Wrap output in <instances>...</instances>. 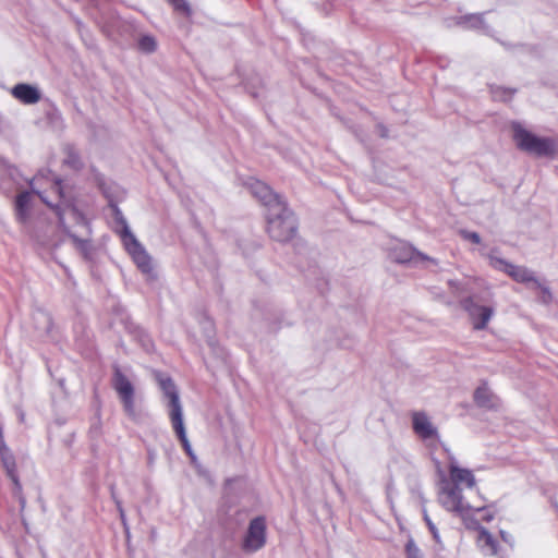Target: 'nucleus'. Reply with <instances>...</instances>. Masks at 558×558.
<instances>
[{
	"instance_id": "423d86ee",
	"label": "nucleus",
	"mask_w": 558,
	"mask_h": 558,
	"mask_svg": "<svg viewBox=\"0 0 558 558\" xmlns=\"http://www.w3.org/2000/svg\"><path fill=\"white\" fill-rule=\"evenodd\" d=\"M156 380L162 391L163 397L168 400L167 408L170 421L183 416V407L177 385L170 376L162 373L156 374Z\"/></svg>"
},
{
	"instance_id": "39448f33",
	"label": "nucleus",
	"mask_w": 558,
	"mask_h": 558,
	"mask_svg": "<svg viewBox=\"0 0 558 558\" xmlns=\"http://www.w3.org/2000/svg\"><path fill=\"white\" fill-rule=\"evenodd\" d=\"M496 250L488 254L489 264L497 270L504 271L509 275L514 281L521 283L532 282L535 287H541V281L535 277L534 272L525 266H518L509 263L508 260L498 257Z\"/></svg>"
},
{
	"instance_id": "a211bd4d",
	"label": "nucleus",
	"mask_w": 558,
	"mask_h": 558,
	"mask_svg": "<svg viewBox=\"0 0 558 558\" xmlns=\"http://www.w3.org/2000/svg\"><path fill=\"white\" fill-rule=\"evenodd\" d=\"M31 194L27 191L20 193L15 198V216L19 222L25 223L29 218Z\"/></svg>"
},
{
	"instance_id": "0eeeda50",
	"label": "nucleus",
	"mask_w": 558,
	"mask_h": 558,
	"mask_svg": "<svg viewBox=\"0 0 558 558\" xmlns=\"http://www.w3.org/2000/svg\"><path fill=\"white\" fill-rule=\"evenodd\" d=\"M266 519L263 515L252 519L248 523L242 548L246 553H255L266 544Z\"/></svg>"
},
{
	"instance_id": "dca6fc26",
	"label": "nucleus",
	"mask_w": 558,
	"mask_h": 558,
	"mask_svg": "<svg viewBox=\"0 0 558 558\" xmlns=\"http://www.w3.org/2000/svg\"><path fill=\"white\" fill-rule=\"evenodd\" d=\"M448 469L451 478V482H449L450 484H456L459 486L460 484L465 483L469 488L475 486V477L472 471L469 469L460 468L454 458H450Z\"/></svg>"
},
{
	"instance_id": "393cba45",
	"label": "nucleus",
	"mask_w": 558,
	"mask_h": 558,
	"mask_svg": "<svg viewBox=\"0 0 558 558\" xmlns=\"http://www.w3.org/2000/svg\"><path fill=\"white\" fill-rule=\"evenodd\" d=\"M138 48L146 53H151L157 48L156 39L150 35H144L138 40Z\"/></svg>"
},
{
	"instance_id": "4468645a",
	"label": "nucleus",
	"mask_w": 558,
	"mask_h": 558,
	"mask_svg": "<svg viewBox=\"0 0 558 558\" xmlns=\"http://www.w3.org/2000/svg\"><path fill=\"white\" fill-rule=\"evenodd\" d=\"M412 427L414 433L423 440L438 437L437 428L424 412H414L412 414Z\"/></svg>"
},
{
	"instance_id": "f704fd0d",
	"label": "nucleus",
	"mask_w": 558,
	"mask_h": 558,
	"mask_svg": "<svg viewBox=\"0 0 558 558\" xmlns=\"http://www.w3.org/2000/svg\"><path fill=\"white\" fill-rule=\"evenodd\" d=\"M501 537L505 542L509 541V537H507V534L505 532H501Z\"/></svg>"
},
{
	"instance_id": "f8f14e48",
	"label": "nucleus",
	"mask_w": 558,
	"mask_h": 558,
	"mask_svg": "<svg viewBox=\"0 0 558 558\" xmlns=\"http://www.w3.org/2000/svg\"><path fill=\"white\" fill-rule=\"evenodd\" d=\"M248 187L254 197H256L266 208L267 211L276 207L277 203H284L279 194H276L267 184L262 181L252 179Z\"/></svg>"
},
{
	"instance_id": "c9c22d12",
	"label": "nucleus",
	"mask_w": 558,
	"mask_h": 558,
	"mask_svg": "<svg viewBox=\"0 0 558 558\" xmlns=\"http://www.w3.org/2000/svg\"><path fill=\"white\" fill-rule=\"evenodd\" d=\"M44 316H45L47 323L50 324V317L48 315H44Z\"/></svg>"
},
{
	"instance_id": "473e14b6",
	"label": "nucleus",
	"mask_w": 558,
	"mask_h": 558,
	"mask_svg": "<svg viewBox=\"0 0 558 558\" xmlns=\"http://www.w3.org/2000/svg\"><path fill=\"white\" fill-rule=\"evenodd\" d=\"M117 507H118V510L120 512L121 520L124 523V511H123V508H122V506H121V504L119 501H117Z\"/></svg>"
},
{
	"instance_id": "9d476101",
	"label": "nucleus",
	"mask_w": 558,
	"mask_h": 558,
	"mask_svg": "<svg viewBox=\"0 0 558 558\" xmlns=\"http://www.w3.org/2000/svg\"><path fill=\"white\" fill-rule=\"evenodd\" d=\"M0 460L7 473V476L11 480L13 484L12 494L19 500L21 509L23 510L26 505V499L23 495L22 484L17 475L15 457L11 450H4V452L0 453Z\"/></svg>"
},
{
	"instance_id": "6e6552de",
	"label": "nucleus",
	"mask_w": 558,
	"mask_h": 558,
	"mask_svg": "<svg viewBox=\"0 0 558 558\" xmlns=\"http://www.w3.org/2000/svg\"><path fill=\"white\" fill-rule=\"evenodd\" d=\"M439 502L450 512L464 513L471 509L470 505L464 501L462 489L456 484L446 482L439 492Z\"/></svg>"
},
{
	"instance_id": "a878e982",
	"label": "nucleus",
	"mask_w": 558,
	"mask_h": 558,
	"mask_svg": "<svg viewBox=\"0 0 558 558\" xmlns=\"http://www.w3.org/2000/svg\"><path fill=\"white\" fill-rule=\"evenodd\" d=\"M175 11L183 13L186 16L192 14V9L186 0H167Z\"/></svg>"
},
{
	"instance_id": "2f4dec72",
	"label": "nucleus",
	"mask_w": 558,
	"mask_h": 558,
	"mask_svg": "<svg viewBox=\"0 0 558 558\" xmlns=\"http://www.w3.org/2000/svg\"><path fill=\"white\" fill-rule=\"evenodd\" d=\"M482 535L486 538V543L488 545H492V546L494 545V541L492 538V535L487 531H483Z\"/></svg>"
},
{
	"instance_id": "6ab92c4d",
	"label": "nucleus",
	"mask_w": 558,
	"mask_h": 558,
	"mask_svg": "<svg viewBox=\"0 0 558 558\" xmlns=\"http://www.w3.org/2000/svg\"><path fill=\"white\" fill-rule=\"evenodd\" d=\"M170 422H171V426H172L177 437L179 438V440H180L184 451L190 457L194 458L192 446H191V444H190V441L187 439V436H186V429H185L183 416L179 417V418H175V420H172Z\"/></svg>"
},
{
	"instance_id": "c756f323",
	"label": "nucleus",
	"mask_w": 558,
	"mask_h": 558,
	"mask_svg": "<svg viewBox=\"0 0 558 558\" xmlns=\"http://www.w3.org/2000/svg\"><path fill=\"white\" fill-rule=\"evenodd\" d=\"M537 288L542 290V301H543V303L548 304L551 301V299H553V295H551V292H550L549 288L543 286L542 283H541V287H537Z\"/></svg>"
},
{
	"instance_id": "f257e3e1",
	"label": "nucleus",
	"mask_w": 558,
	"mask_h": 558,
	"mask_svg": "<svg viewBox=\"0 0 558 558\" xmlns=\"http://www.w3.org/2000/svg\"><path fill=\"white\" fill-rule=\"evenodd\" d=\"M51 191L59 198L58 203L56 204H52L44 192L33 190V192L38 195L41 202H44L46 205H48L54 210L56 215L59 218V225L62 228V230L72 239V241L80 248L84 250L87 245V241L82 240L77 235L71 233L69 227L65 223V217H70L73 221H75V223L85 225L86 221L84 215L73 205L71 201L65 198L61 179L56 178L53 180Z\"/></svg>"
},
{
	"instance_id": "aec40b11",
	"label": "nucleus",
	"mask_w": 558,
	"mask_h": 558,
	"mask_svg": "<svg viewBox=\"0 0 558 558\" xmlns=\"http://www.w3.org/2000/svg\"><path fill=\"white\" fill-rule=\"evenodd\" d=\"M170 422H171V426H172L177 437L179 438V440H180L184 451L190 457L194 458L192 446H191V444H190V441L187 439V436H186V429H185L183 416L179 417V418H175V420H172Z\"/></svg>"
},
{
	"instance_id": "9b49d317",
	"label": "nucleus",
	"mask_w": 558,
	"mask_h": 558,
	"mask_svg": "<svg viewBox=\"0 0 558 558\" xmlns=\"http://www.w3.org/2000/svg\"><path fill=\"white\" fill-rule=\"evenodd\" d=\"M123 245L132 256L138 269L147 276H153L151 258L138 240L133 236L130 240H125Z\"/></svg>"
},
{
	"instance_id": "bb28decb",
	"label": "nucleus",
	"mask_w": 558,
	"mask_h": 558,
	"mask_svg": "<svg viewBox=\"0 0 558 558\" xmlns=\"http://www.w3.org/2000/svg\"><path fill=\"white\" fill-rule=\"evenodd\" d=\"M405 554L407 558H423L421 549L412 538H410L405 544Z\"/></svg>"
},
{
	"instance_id": "2eb2a0df",
	"label": "nucleus",
	"mask_w": 558,
	"mask_h": 558,
	"mask_svg": "<svg viewBox=\"0 0 558 558\" xmlns=\"http://www.w3.org/2000/svg\"><path fill=\"white\" fill-rule=\"evenodd\" d=\"M12 96L24 105H34L41 99V93L38 87L27 84L19 83L11 89Z\"/></svg>"
},
{
	"instance_id": "7c9ffc66",
	"label": "nucleus",
	"mask_w": 558,
	"mask_h": 558,
	"mask_svg": "<svg viewBox=\"0 0 558 558\" xmlns=\"http://www.w3.org/2000/svg\"><path fill=\"white\" fill-rule=\"evenodd\" d=\"M5 451H9L10 448L7 446L4 439H3V434H2V430H0V453L1 452H4Z\"/></svg>"
},
{
	"instance_id": "7ed1b4c3",
	"label": "nucleus",
	"mask_w": 558,
	"mask_h": 558,
	"mask_svg": "<svg viewBox=\"0 0 558 558\" xmlns=\"http://www.w3.org/2000/svg\"><path fill=\"white\" fill-rule=\"evenodd\" d=\"M512 131L517 147L529 155L553 158L558 153V140L554 137H539L517 122Z\"/></svg>"
},
{
	"instance_id": "5701e85b",
	"label": "nucleus",
	"mask_w": 558,
	"mask_h": 558,
	"mask_svg": "<svg viewBox=\"0 0 558 558\" xmlns=\"http://www.w3.org/2000/svg\"><path fill=\"white\" fill-rule=\"evenodd\" d=\"M64 153H65V158L63 160V163L68 167H70L71 169L73 170H81L83 167H84V163L77 153V150L69 145L65 147L64 149Z\"/></svg>"
},
{
	"instance_id": "ddd939ff",
	"label": "nucleus",
	"mask_w": 558,
	"mask_h": 558,
	"mask_svg": "<svg viewBox=\"0 0 558 558\" xmlns=\"http://www.w3.org/2000/svg\"><path fill=\"white\" fill-rule=\"evenodd\" d=\"M392 257L397 263L400 264L410 263L413 265H418L424 262H432L436 264L434 258L420 252L414 246L404 243L396 246L392 250Z\"/></svg>"
},
{
	"instance_id": "b1692460",
	"label": "nucleus",
	"mask_w": 558,
	"mask_h": 558,
	"mask_svg": "<svg viewBox=\"0 0 558 558\" xmlns=\"http://www.w3.org/2000/svg\"><path fill=\"white\" fill-rule=\"evenodd\" d=\"M489 92L494 99L500 101H509L512 99L517 90L498 85H489Z\"/></svg>"
},
{
	"instance_id": "c85d7f7f",
	"label": "nucleus",
	"mask_w": 558,
	"mask_h": 558,
	"mask_svg": "<svg viewBox=\"0 0 558 558\" xmlns=\"http://www.w3.org/2000/svg\"><path fill=\"white\" fill-rule=\"evenodd\" d=\"M460 235L468 241L473 242L474 244H480L482 239L477 232L474 231H468V230H460Z\"/></svg>"
},
{
	"instance_id": "412c9836",
	"label": "nucleus",
	"mask_w": 558,
	"mask_h": 558,
	"mask_svg": "<svg viewBox=\"0 0 558 558\" xmlns=\"http://www.w3.org/2000/svg\"><path fill=\"white\" fill-rule=\"evenodd\" d=\"M483 15L484 14L481 13L461 16L459 24L463 25L465 28L480 29L483 31L485 34H488L489 27L485 24Z\"/></svg>"
},
{
	"instance_id": "72a5a7b5",
	"label": "nucleus",
	"mask_w": 558,
	"mask_h": 558,
	"mask_svg": "<svg viewBox=\"0 0 558 558\" xmlns=\"http://www.w3.org/2000/svg\"><path fill=\"white\" fill-rule=\"evenodd\" d=\"M381 129V136H387V129L385 126H380Z\"/></svg>"
},
{
	"instance_id": "f03ea898",
	"label": "nucleus",
	"mask_w": 558,
	"mask_h": 558,
	"mask_svg": "<svg viewBox=\"0 0 558 558\" xmlns=\"http://www.w3.org/2000/svg\"><path fill=\"white\" fill-rule=\"evenodd\" d=\"M267 232L269 236L280 243L291 241L298 231V219L287 203H277L276 207L267 211Z\"/></svg>"
},
{
	"instance_id": "f3484780",
	"label": "nucleus",
	"mask_w": 558,
	"mask_h": 558,
	"mask_svg": "<svg viewBox=\"0 0 558 558\" xmlns=\"http://www.w3.org/2000/svg\"><path fill=\"white\" fill-rule=\"evenodd\" d=\"M110 208L112 210V215L116 221L117 227L120 229H117V232L120 234L122 242H125V240H130L131 238L135 236L132 231L130 230V227L128 225V221L125 217L123 216L121 209L118 207L117 204H114L112 201L109 203Z\"/></svg>"
},
{
	"instance_id": "20e7f679",
	"label": "nucleus",
	"mask_w": 558,
	"mask_h": 558,
	"mask_svg": "<svg viewBox=\"0 0 558 558\" xmlns=\"http://www.w3.org/2000/svg\"><path fill=\"white\" fill-rule=\"evenodd\" d=\"M112 387L119 396L124 413L129 417L135 418V389L119 365H113Z\"/></svg>"
},
{
	"instance_id": "cd10ccee",
	"label": "nucleus",
	"mask_w": 558,
	"mask_h": 558,
	"mask_svg": "<svg viewBox=\"0 0 558 558\" xmlns=\"http://www.w3.org/2000/svg\"><path fill=\"white\" fill-rule=\"evenodd\" d=\"M423 518H424V521H425L429 532L433 535L434 541L437 544H440V535H439L438 529L436 527V525L434 524V522L432 521V519L429 518V515L425 509L423 510Z\"/></svg>"
},
{
	"instance_id": "4be33fe9",
	"label": "nucleus",
	"mask_w": 558,
	"mask_h": 558,
	"mask_svg": "<svg viewBox=\"0 0 558 558\" xmlns=\"http://www.w3.org/2000/svg\"><path fill=\"white\" fill-rule=\"evenodd\" d=\"M474 401L482 408L492 409L495 407L494 396L485 385L476 388L474 391Z\"/></svg>"
},
{
	"instance_id": "1a4fd4ad",
	"label": "nucleus",
	"mask_w": 558,
	"mask_h": 558,
	"mask_svg": "<svg viewBox=\"0 0 558 558\" xmlns=\"http://www.w3.org/2000/svg\"><path fill=\"white\" fill-rule=\"evenodd\" d=\"M461 306L470 315L476 330L485 329L494 313L492 307L477 304L473 296L464 298Z\"/></svg>"
}]
</instances>
